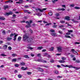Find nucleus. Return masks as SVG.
Returning a JSON list of instances; mask_svg holds the SVG:
<instances>
[{"label":"nucleus","mask_w":80,"mask_h":80,"mask_svg":"<svg viewBox=\"0 0 80 80\" xmlns=\"http://www.w3.org/2000/svg\"><path fill=\"white\" fill-rule=\"evenodd\" d=\"M13 12H12L10 11V12H6L5 13V14H4V15L5 16H6L7 15V16H8V15H12L13 14Z\"/></svg>","instance_id":"nucleus-6"},{"label":"nucleus","mask_w":80,"mask_h":80,"mask_svg":"<svg viewBox=\"0 0 80 80\" xmlns=\"http://www.w3.org/2000/svg\"><path fill=\"white\" fill-rule=\"evenodd\" d=\"M47 51V50L46 49H43L42 50V52H45Z\"/></svg>","instance_id":"nucleus-51"},{"label":"nucleus","mask_w":80,"mask_h":80,"mask_svg":"<svg viewBox=\"0 0 80 80\" xmlns=\"http://www.w3.org/2000/svg\"><path fill=\"white\" fill-rule=\"evenodd\" d=\"M27 48H28V49H29L30 50H32V49H33V48L30 46L27 47Z\"/></svg>","instance_id":"nucleus-22"},{"label":"nucleus","mask_w":80,"mask_h":80,"mask_svg":"<svg viewBox=\"0 0 80 80\" xmlns=\"http://www.w3.org/2000/svg\"><path fill=\"white\" fill-rule=\"evenodd\" d=\"M50 32H55V30L53 29H51L50 30Z\"/></svg>","instance_id":"nucleus-47"},{"label":"nucleus","mask_w":80,"mask_h":80,"mask_svg":"<svg viewBox=\"0 0 80 80\" xmlns=\"http://www.w3.org/2000/svg\"><path fill=\"white\" fill-rule=\"evenodd\" d=\"M57 25H54L52 26L53 28H57Z\"/></svg>","instance_id":"nucleus-44"},{"label":"nucleus","mask_w":80,"mask_h":80,"mask_svg":"<svg viewBox=\"0 0 80 80\" xmlns=\"http://www.w3.org/2000/svg\"><path fill=\"white\" fill-rule=\"evenodd\" d=\"M61 58L62 59V60H66V58H65L64 57H62Z\"/></svg>","instance_id":"nucleus-39"},{"label":"nucleus","mask_w":80,"mask_h":80,"mask_svg":"<svg viewBox=\"0 0 80 80\" xmlns=\"http://www.w3.org/2000/svg\"><path fill=\"white\" fill-rule=\"evenodd\" d=\"M57 11H61V8H58L57 9Z\"/></svg>","instance_id":"nucleus-61"},{"label":"nucleus","mask_w":80,"mask_h":80,"mask_svg":"<svg viewBox=\"0 0 80 80\" xmlns=\"http://www.w3.org/2000/svg\"><path fill=\"white\" fill-rule=\"evenodd\" d=\"M66 67H68L69 68H75V69H76V70H78V68H77V67H74V66H73L72 65L68 66V65H66Z\"/></svg>","instance_id":"nucleus-5"},{"label":"nucleus","mask_w":80,"mask_h":80,"mask_svg":"<svg viewBox=\"0 0 80 80\" xmlns=\"http://www.w3.org/2000/svg\"><path fill=\"white\" fill-rule=\"evenodd\" d=\"M65 37H66V38H71V37H70V36H68V35H66L65 36Z\"/></svg>","instance_id":"nucleus-30"},{"label":"nucleus","mask_w":80,"mask_h":80,"mask_svg":"<svg viewBox=\"0 0 80 80\" xmlns=\"http://www.w3.org/2000/svg\"><path fill=\"white\" fill-rule=\"evenodd\" d=\"M70 56L71 58H73V57H74L75 56L74 55L72 54L70 55Z\"/></svg>","instance_id":"nucleus-57"},{"label":"nucleus","mask_w":80,"mask_h":80,"mask_svg":"<svg viewBox=\"0 0 80 80\" xmlns=\"http://www.w3.org/2000/svg\"><path fill=\"white\" fill-rule=\"evenodd\" d=\"M18 77L19 78H22V75L20 74L18 75Z\"/></svg>","instance_id":"nucleus-23"},{"label":"nucleus","mask_w":80,"mask_h":80,"mask_svg":"<svg viewBox=\"0 0 80 80\" xmlns=\"http://www.w3.org/2000/svg\"><path fill=\"white\" fill-rule=\"evenodd\" d=\"M64 27V25H63L59 26V28H63V27Z\"/></svg>","instance_id":"nucleus-48"},{"label":"nucleus","mask_w":80,"mask_h":80,"mask_svg":"<svg viewBox=\"0 0 80 80\" xmlns=\"http://www.w3.org/2000/svg\"><path fill=\"white\" fill-rule=\"evenodd\" d=\"M72 22H74V23H76L77 22H78V21H75V20H74V19H72Z\"/></svg>","instance_id":"nucleus-36"},{"label":"nucleus","mask_w":80,"mask_h":80,"mask_svg":"<svg viewBox=\"0 0 80 80\" xmlns=\"http://www.w3.org/2000/svg\"><path fill=\"white\" fill-rule=\"evenodd\" d=\"M58 50V52H62V47H58L57 48Z\"/></svg>","instance_id":"nucleus-9"},{"label":"nucleus","mask_w":80,"mask_h":80,"mask_svg":"<svg viewBox=\"0 0 80 80\" xmlns=\"http://www.w3.org/2000/svg\"><path fill=\"white\" fill-rule=\"evenodd\" d=\"M38 70L40 72H43V71H44V70H43V69H42V68L40 67L38 68Z\"/></svg>","instance_id":"nucleus-10"},{"label":"nucleus","mask_w":80,"mask_h":80,"mask_svg":"<svg viewBox=\"0 0 80 80\" xmlns=\"http://www.w3.org/2000/svg\"><path fill=\"white\" fill-rule=\"evenodd\" d=\"M53 72L55 74H58V73L59 72L57 70L54 71Z\"/></svg>","instance_id":"nucleus-17"},{"label":"nucleus","mask_w":80,"mask_h":80,"mask_svg":"<svg viewBox=\"0 0 80 80\" xmlns=\"http://www.w3.org/2000/svg\"><path fill=\"white\" fill-rule=\"evenodd\" d=\"M29 32H31V33H33V31L32 29H30L29 30Z\"/></svg>","instance_id":"nucleus-43"},{"label":"nucleus","mask_w":80,"mask_h":80,"mask_svg":"<svg viewBox=\"0 0 80 80\" xmlns=\"http://www.w3.org/2000/svg\"><path fill=\"white\" fill-rule=\"evenodd\" d=\"M62 55L61 53H58L56 54V55H57V56H59V55Z\"/></svg>","instance_id":"nucleus-58"},{"label":"nucleus","mask_w":80,"mask_h":80,"mask_svg":"<svg viewBox=\"0 0 80 80\" xmlns=\"http://www.w3.org/2000/svg\"><path fill=\"white\" fill-rule=\"evenodd\" d=\"M66 35H70V33L69 32H68L66 33Z\"/></svg>","instance_id":"nucleus-60"},{"label":"nucleus","mask_w":80,"mask_h":80,"mask_svg":"<svg viewBox=\"0 0 80 80\" xmlns=\"http://www.w3.org/2000/svg\"><path fill=\"white\" fill-rule=\"evenodd\" d=\"M8 47V46L7 45H4L3 46V49L4 50H6V49H7V47Z\"/></svg>","instance_id":"nucleus-12"},{"label":"nucleus","mask_w":80,"mask_h":80,"mask_svg":"<svg viewBox=\"0 0 80 80\" xmlns=\"http://www.w3.org/2000/svg\"><path fill=\"white\" fill-rule=\"evenodd\" d=\"M65 21L62 20L60 21V22L61 23H65Z\"/></svg>","instance_id":"nucleus-45"},{"label":"nucleus","mask_w":80,"mask_h":80,"mask_svg":"<svg viewBox=\"0 0 80 80\" xmlns=\"http://www.w3.org/2000/svg\"><path fill=\"white\" fill-rule=\"evenodd\" d=\"M21 39H22V37H19L18 38V41H20L21 40Z\"/></svg>","instance_id":"nucleus-28"},{"label":"nucleus","mask_w":80,"mask_h":80,"mask_svg":"<svg viewBox=\"0 0 80 80\" xmlns=\"http://www.w3.org/2000/svg\"><path fill=\"white\" fill-rule=\"evenodd\" d=\"M12 57H16L17 56V54L16 53H13L12 54Z\"/></svg>","instance_id":"nucleus-31"},{"label":"nucleus","mask_w":80,"mask_h":80,"mask_svg":"<svg viewBox=\"0 0 80 80\" xmlns=\"http://www.w3.org/2000/svg\"><path fill=\"white\" fill-rule=\"evenodd\" d=\"M4 10H6V8H8V5H6L4 6Z\"/></svg>","instance_id":"nucleus-24"},{"label":"nucleus","mask_w":80,"mask_h":80,"mask_svg":"<svg viewBox=\"0 0 80 80\" xmlns=\"http://www.w3.org/2000/svg\"><path fill=\"white\" fill-rule=\"evenodd\" d=\"M62 7H64V8H66V6L65 5H62Z\"/></svg>","instance_id":"nucleus-63"},{"label":"nucleus","mask_w":80,"mask_h":80,"mask_svg":"<svg viewBox=\"0 0 80 80\" xmlns=\"http://www.w3.org/2000/svg\"><path fill=\"white\" fill-rule=\"evenodd\" d=\"M60 63H64L65 62V61L63 60H60L59 61Z\"/></svg>","instance_id":"nucleus-27"},{"label":"nucleus","mask_w":80,"mask_h":80,"mask_svg":"<svg viewBox=\"0 0 80 80\" xmlns=\"http://www.w3.org/2000/svg\"><path fill=\"white\" fill-rule=\"evenodd\" d=\"M70 18L68 16H66L65 17V19L67 20H70Z\"/></svg>","instance_id":"nucleus-11"},{"label":"nucleus","mask_w":80,"mask_h":80,"mask_svg":"<svg viewBox=\"0 0 80 80\" xmlns=\"http://www.w3.org/2000/svg\"><path fill=\"white\" fill-rule=\"evenodd\" d=\"M43 47L42 46L38 47L37 48V50H41V49H43Z\"/></svg>","instance_id":"nucleus-15"},{"label":"nucleus","mask_w":80,"mask_h":80,"mask_svg":"<svg viewBox=\"0 0 80 80\" xmlns=\"http://www.w3.org/2000/svg\"><path fill=\"white\" fill-rule=\"evenodd\" d=\"M5 17H2L0 16V20H5Z\"/></svg>","instance_id":"nucleus-14"},{"label":"nucleus","mask_w":80,"mask_h":80,"mask_svg":"<svg viewBox=\"0 0 80 80\" xmlns=\"http://www.w3.org/2000/svg\"><path fill=\"white\" fill-rule=\"evenodd\" d=\"M2 33L4 35H6V32H5V30H3V31L2 32Z\"/></svg>","instance_id":"nucleus-26"},{"label":"nucleus","mask_w":80,"mask_h":80,"mask_svg":"<svg viewBox=\"0 0 80 80\" xmlns=\"http://www.w3.org/2000/svg\"><path fill=\"white\" fill-rule=\"evenodd\" d=\"M61 66H62V67H66V65H65L63 64H61Z\"/></svg>","instance_id":"nucleus-53"},{"label":"nucleus","mask_w":80,"mask_h":80,"mask_svg":"<svg viewBox=\"0 0 80 80\" xmlns=\"http://www.w3.org/2000/svg\"><path fill=\"white\" fill-rule=\"evenodd\" d=\"M1 79L2 80H7L6 78H1Z\"/></svg>","instance_id":"nucleus-37"},{"label":"nucleus","mask_w":80,"mask_h":80,"mask_svg":"<svg viewBox=\"0 0 80 80\" xmlns=\"http://www.w3.org/2000/svg\"><path fill=\"white\" fill-rule=\"evenodd\" d=\"M52 36H53V37H57V33L55 32H52L51 33Z\"/></svg>","instance_id":"nucleus-8"},{"label":"nucleus","mask_w":80,"mask_h":80,"mask_svg":"<svg viewBox=\"0 0 80 80\" xmlns=\"http://www.w3.org/2000/svg\"><path fill=\"white\" fill-rule=\"evenodd\" d=\"M51 63H53V62H54V60H52L50 61Z\"/></svg>","instance_id":"nucleus-59"},{"label":"nucleus","mask_w":80,"mask_h":80,"mask_svg":"<svg viewBox=\"0 0 80 80\" xmlns=\"http://www.w3.org/2000/svg\"><path fill=\"white\" fill-rule=\"evenodd\" d=\"M32 22L33 21H32V20H30L29 21H27L26 22V23H28V24L26 25V28H30V27H32L31 23H32Z\"/></svg>","instance_id":"nucleus-1"},{"label":"nucleus","mask_w":80,"mask_h":80,"mask_svg":"<svg viewBox=\"0 0 80 80\" xmlns=\"http://www.w3.org/2000/svg\"><path fill=\"white\" fill-rule=\"evenodd\" d=\"M21 69H22V70H27V69H28V68L26 67L25 68L24 67H21Z\"/></svg>","instance_id":"nucleus-13"},{"label":"nucleus","mask_w":80,"mask_h":80,"mask_svg":"<svg viewBox=\"0 0 80 80\" xmlns=\"http://www.w3.org/2000/svg\"><path fill=\"white\" fill-rule=\"evenodd\" d=\"M8 48L9 50H11L12 49V47H11L10 46H9L8 47Z\"/></svg>","instance_id":"nucleus-54"},{"label":"nucleus","mask_w":80,"mask_h":80,"mask_svg":"<svg viewBox=\"0 0 80 80\" xmlns=\"http://www.w3.org/2000/svg\"><path fill=\"white\" fill-rule=\"evenodd\" d=\"M25 8H28V7H29V6H28V5H25L24 6Z\"/></svg>","instance_id":"nucleus-56"},{"label":"nucleus","mask_w":80,"mask_h":80,"mask_svg":"<svg viewBox=\"0 0 80 80\" xmlns=\"http://www.w3.org/2000/svg\"><path fill=\"white\" fill-rule=\"evenodd\" d=\"M27 34L28 35V33H27L23 35V42H25L26 40H27V39L29 37L28 36V35H27Z\"/></svg>","instance_id":"nucleus-2"},{"label":"nucleus","mask_w":80,"mask_h":80,"mask_svg":"<svg viewBox=\"0 0 80 80\" xmlns=\"http://www.w3.org/2000/svg\"><path fill=\"white\" fill-rule=\"evenodd\" d=\"M37 61L39 62H43V60H42L41 59H37Z\"/></svg>","instance_id":"nucleus-20"},{"label":"nucleus","mask_w":80,"mask_h":80,"mask_svg":"<svg viewBox=\"0 0 80 80\" xmlns=\"http://www.w3.org/2000/svg\"><path fill=\"white\" fill-rule=\"evenodd\" d=\"M25 65V63L24 62H22L20 63V65H22V66H24Z\"/></svg>","instance_id":"nucleus-16"},{"label":"nucleus","mask_w":80,"mask_h":80,"mask_svg":"<svg viewBox=\"0 0 80 80\" xmlns=\"http://www.w3.org/2000/svg\"><path fill=\"white\" fill-rule=\"evenodd\" d=\"M15 66L16 67H19V64H15Z\"/></svg>","instance_id":"nucleus-41"},{"label":"nucleus","mask_w":80,"mask_h":80,"mask_svg":"<svg viewBox=\"0 0 80 80\" xmlns=\"http://www.w3.org/2000/svg\"><path fill=\"white\" fill-rule=\"evenodd\" d=\"M61 10H62V11H65V9L64 8H61Z\"/></svg>","instance_id":"nucleus-50"},{"label":"nucleus","mask_w":80,"mask_h":80,"mask_svg":"<svg viewBox=\"0 0 80 80\" xmlns=\"http://www.w3.org/2000/svg\"><path fill=\"white\" fill-rule=\"evenodd\" d=\"M54 49V48L53 47H51V48H50V50H51V51H53Z\"/></svg>","instance_id":"nucleus-38"},{"label":"nucleus","mask_w":80,"mask_h":80,"mask_svg":"<svg viewBox=\"0 0 80 80\" xmlns=\"http://www.w3.org/2000/svg\"><path fill=\"white\" fill-rule=\"evenodd\" d=\"M36 10H37V11H40L41 12H42V9L38 8H36Z\"/></svg>","instance_id":"nucleus-21"},{"label":"nucleus","mask_w":80,"mask_h":80,"mask_svg":"<svg viewBox=\"0 0 80 80\" xmlns=\"http://www.w3.org/2000/svg\"><path fill=\"white\" fill-rule=\"evenodd\" d=\"M27 73L28 75H31V74H32V72H28Z\"/></svg>","instance_id":"nucleus-46"},{"label":"nucleus","mask_w":80,"mask_h":80,"mask_svg":"<svg viewBox=\"0 0 80 80\" xmlns=\"http://www.w3.org/2000/svg\"><path fill=\"white\" fill-rule=\"evenodd\" d=\"M76 62V63H80V61L79 60H76L75 61Z\"/></svg>","instance_id":"nucleus-49"},{"label":"nucleus","mask_w":80,"mask_h":80,"mask_svg":"<svg viewBox=\"0 0 80 80\" xmlns=\"http://www.w3.org/2000/svg\"><path fill=\"white\" fill-rule=\"evenodd\" d=\"M39 66H40V67H45V68H48L49 67V66H45L43 65H40Z\"/></svg>","instance_id":"nucleus-19"},{"label":"nucleus","mask_w":80,"mask_h":80,"mask_svg":"<svg viewBox=\"0 0 80 80\" xmlns=\"http://www.w3.org/2000/svg\"><path fill=\"white\" fill-rule=\"evenodd\" d=\"M68 32H69L72 33V32H73V30H68Z\"/></svg>","instance_id":"nucleus-55"},{"label":"nucleus","mask_w":80,"mask_h":80,"mask_svg":"<svg viewBox=\"0 0 80 80\" xmlns=\"http://www.w3.org/2000/svg\"><path fill=\"white\" fill-rule=\"evenodd\" d=\"M14 35H15V36H14V39H13V40L14 41H15V40H16V39L17 38V37L18 34H16V33H14V34L11 33L10 35V37H13V36Z\"/></svg>","instance_id":"nucleus-3"},{"label":"nucleus","mask_w":80,"mask_h":80,"mask_svg":"<svg viewBox=\"0 0 80 80\" xmlns=\"http://www.w3.org/2000/svg\"><path fill=\"white\" fill-rule=\"evenodd\" d=\"M14 73H18V70H15L14 71Z\"/></svg>","instance_id":"nucleus-64"},{"label":"nucleus","mask_w":80,"mask_h":80,"mask_svg":"<svg viewBox=\"0 0 80 80\" xmlns=\"http://www.w3.org/2000/svg\"><path fill=\"white\" fill-rule=\"evenodd\" d=\"M48 14L50 16H52L53 15V13L52 12H49L48 13Z\"/></svg>","instance_id":"nucleus-32"},{"label":"nucleus","mask_w":80,"mask_h":80,"mask_svg":"<svg viewBox=\"0 0 80 80\" xmlns=\"http://www.w3.org/2000/svg\"><path fill=\"white\" fill-rule=\"evenodd\" d=\"M16 16H17V15H16V14H13L12 15L13 17H16Z\"/></svg>","instance_id":"nucleus-62"},{"label":"nucleus","mask_w":80,"mask_h":80,"mask_svg":"<svg viewBox=\"0 0 80 80\" xmlns=\"http://www.w3.org/2000/svg\"><path fill=\"white\" fill-rule=\"evenodd\" d=\"M12 38H10V37H8L7 38V40H9V41H10V40H12Z\"/></svg>","instance_id":"nucleus-29"},{"label":"nucleus","mask_w":80,"mask_h":80,"mask_svg":"<svg viewBox=\"0 0 80 80\" xmlns=\"http://www.w3.org/2000/svg\"><path fill=\"white\" fill-rule=\"evenodd\" d=\"M59 13H57L55 14V15L56 16V17H59Z\"/></svg>","instance_id":"nucleus-52"},{"label":"nucleus","mask_w":80,"mask_h":80,"mask_svg":"<svg viewBox=\"0 0 80 80\" xmlns=\"http://www.w3.org/2000/svg\"><path fill=\"white\" fill-rule=\"evenodd\" d=\"M24 12H25L26 13H28V14H31V13H32L31 12H28V10H25Z\"/></svg>","instance_id":"nucleus-18"},{"label":"nucleus","mask_w":80,"mask_h":80,"mask_svg":"<svg viewBox=\"0 0 80 80\" xmlns=\"http://www.w3.org/2000/svg\"><path fill=\"white\" fill-rule=\"evenodd\" d=\"M1 56H2V57H5L6 56H7L6 55H5V54L2 53V54H1Z\"/></svg>","instance_id":"nucleus-35"},{"label":"nucleus","mask_w":80,"mask_h":80,"mask_svg":"<svg viewBox=\"0 0 80 80\" xmlns=\"http://www.w3.org/2000/svg\"><path fill=\"white\" fill-rule=\"evenodd\" d=\"M27 42L28 43H31L33 42V39H32V38H30L29 37L28 38V39L27 40Z\"/></svg>","instance_id":"nucleus-4"},{"label":"nucleus","mask_w":80,"mask_h":80,"mask_svg":"<svg viewBox=\"0 0 80 80\" xmlns=\"http://www.w3.org/2000/svg\"><path fill=\"white\" fill-rule=\"evenodd\" d=\"M12 62H17V59L14 58L12 59Z\"/></svg>","instance_id":"nucleus-33"},{"label":"nucleus","mask_w":80,"mask_h":80,"mask_svg":"<svg viewBox=\"0 0 80 80\" xmlns=\"http://www.w3.org/2000/svg\"><path fill=\"white\" fill-rule=\"evenodd\" d=\"M74 8H75V9H77L78 10H79V9H80V7H75Z\"/></svg>","instance_id":"nucleus-34"},{"label":"nucleus","mask_w":80,"mask_h":80,"mask_svg":"<svg viewBox=\"0 0 80 80\" xmlns=\"http://www.w3.org/2000/svg\"><path fill=\"white\" fill-rule=\"evenodd\" d=\"M37 57H41V54L39 53L37 55Z\"/></svg>","instance_id":"nucleus-40"},{"label":"nucleus","mask_w":80,"mask_h":80,"mask_svg":"<svg viewBox=\"0 0 80 80\" xmlns=\"http://www.w3.org/2000/svg\"><path fill=\"white\" fill-rule=\"evenodd\" d=\"M47 10V8H44L42 9H41V11H42V12H43L44 10Z\"/></svg>","instance_id":"nucleus-42"},{"label":"nucleus","mask_w":80,"mask_h":80,"mask_svg":"<svg viewBox=\"0 0 80 80\" xmlns=\"http://www.w3.org/2000/svg\"><path fill=\"white\" fill-rule=\"evenodd\" d=\"M24 58H29V57H28V56L27 55H24Z\"/></svg>","instance_id":"nucleus-25"},{"label":"nucleus","mask_w":80,"mask_h":80,"mask_svg":"<svg viewBox=\"0 0 80 80\" xmlns=\"http://www.w3.org/2000/svg\"><path fill=\"white\" fill-rule=\"evenodd\" d=\"M71 52L73 53H74V54H76V55H78V52H77V51H75V49H71Z\"/></svg>","instance_id":"nucleus-7"}]
</instances>
